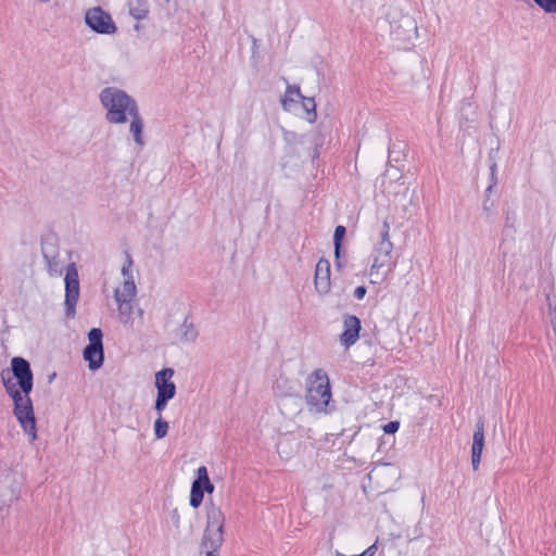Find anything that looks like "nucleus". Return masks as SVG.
<instances>
[{"label": "nucleus", "mask_w": 556, "mask_h": 556, "mask_svg": "<svg viewBox=\"0 0 556 556\" xmlns=\"http://www.w3.org/2000/svg\"><path fill=\"white\" fill-rule=\"evenodd\" d=\"M11 370L16 382H13L12 378H5V375L9 374L8 370H2L1 379L7 393L13 400L14 416L33 442L37 438V428L33 402L29 397L34 386V375L30 364L23 357H13L11 361Z\"/></svg>", "instance_id": "f257e3e1"}, {"label": "nucleus", "mask_w": 556, "mask_h": 556, "mask_svg": "<svg viewBox=\"0 0 556 556\" xmlns=\"http://www.w3.org/2000/svg\"><path fill=\"white\" fill-rule=\"evenodd\" d=\"M305 403L311 413L330 414L334 409L327 372L317 368L306 379Z\"/></svg>", "instance_id": "f03ea898"}, {"label": "nucleus", "mask_w": 556, "mask_h": 556, "mask_svg": "<svg viewBox=\"0 0 556 556\" xmlns=\"http://www.w3.org/2000/svg\"><path fill=\"white\" fill-rule=\"evenodd\" d=\"M99 99L106 111L105 119L110 124H125L128 117L139 109L132 97L116 87L102 89Z\"/></svg>", "instance_id": "7ed1b4c3"}, {"label": "nucleus", "mask_w": 556, "mask_h": 556, "mask_svg": "<svg viewBox=\"0 0 556 556\" xmlns=\"http://www.w3.org/2000/svg\"><path fill=\"white\" fill-rule=\"evenodd\" d=\"M390 225L386 219L382 224V230L380 232V241L377 243L374 250V260L370 267V276H376V280H371L372 283L382 281L386 276L393 270L395 263L392 262L393 243L389 237Z\"/></svg>", "instance_id": "20e7f679"}, {"label": "nucleus", "mask_w": 556, "mask_h": 556, "mask_svg": "<svg viewBox=\"0 0 556 556\" xmlns=\"http://www.w3.org/2000/svg\"><path fill=\"white\" fill-rule=\"evenodd\" d=\"M224 514L217 507L207 511V523L201 542V553L205 556H218L224 542Z\"/></svg>", "instance_id": "39448f33"}, {"label": "nucleus", "mask_w": 556, "mask_h": 556, "mask_svg": "<svg viewBox=\"0 0 556 556\" xmlns=\"http://www.w3.org/2000/svg\"><path fill=\"white\" fill-rule=\"evenodd\" d=\"M65 282V316L68 319H73L76 316V305L79 300L80 288H79V277L76 265L71 263L66 267V274L64 278Z\"/></svg>", "instance_id": "423d86ee"}, {"label": "nucleus", "mask_w": 556, "mask_h": 556, "mask_svg": "<svg viewBox=\"0 0 556 556\" xmlns=\"http://www.w3.org/2000/svg\"><path fill=\"white\" fill-rule=\"evenodd\" d=\"M89 343L83 351L84 359L90 370L99 369L104 363L103 332L100 328H91L88 332Z\"/></svg>", "instance_id": "0eeeda50"}, {"label": "nucleus", "mask_w": 556, "mask_h": 556, "mask_svg": "<svg viewBox=\"0 0 556 556\" xmlns=\"http://www.w3.org/2000/svg\"><path fill=\"white\" fill-rule=\"evenodd\" d=\"M86 25L97 34L113 35L117 31V27L111 15L101 7H94L86 11Z\"/></svg>", "instance_id": "6e6552de"}, {"label": "nucleus", "mask_w": 556, "mask_h": 556, "mask_svg": "<svg viewBox=\"0 0 556 556\" xmlns=\"http://www.w3.org/2000/svg\"><path fill=\"white\" fill-rule=\"evenodd\" d=\"M390 28L393 40L402 43L410 41L417 34L416 22L409 15H403L399 21L391 22Z\"/></svg>", "instance_id": "1a4fd4ad"}, {"label": "nucleus", "mask_w": 556, "mask_h": 556, "mask_svg": "<svg viewBox=\"0 0 556 556\" xmlns=\"http://www.w3.org/2000/svg\"><path fill=\"white\" fill-rule=\"evenodd\" d=\"M362 330L361 319L355 315L343 317V332L340 334V342L346 349L356 343Z\"/></svg>", "instance_id": "9d476101"}, {"label": "nucleus", "mask_w": 556, "mask_h": 556, "mask_svg": "<svg viewBox=\"0 0 556 556\" xmlns=\"http://www.w3.org/2000/svg\"><path fill=\"white\" fill-rule=\"evenodd\" d=\"M484 447V420L483 418H479L476 422V429L472 435V446H471V464L472 469L475 471L478 470L481 455Z\"/></svg>", "instance_id": "9b49d317"}, {"label": "nucleus", "mask_w": 556, "mask_h": 556, "mask_svg": "<svg viewBox=\"0 0 556 556\" xmlns=\"http://www.w3.org/2000/svg\"><path fill=\"white\" fill-rule=\"evenodd\" d=\"M315 289L316 291L325 295L329 293L331 281H330V263L325 258H320L315 269Z\"/></svg>", "instance_id": "f8f14e48"}, {"label": "nucleus", "mask_w": 556, "mask_h": 556, "mask_svg": "<svg viewBox=\"0 0 556 556\" xmlns=\"http://www.w3.org/2000/svg\"><path fill=\"white\" fill-rule=\"evenodd\" d=\"M129 117H130L129 131L132 135V138H134L136 144H138L139 147H143L144 146V139H143L144 123L140 115L139 109L135 113H132Z\"/></svg>", "instance_id": "ddd939ff"}, {"label": "nucleus", "mask_w": 556, "mask_h": 556, "mask_svg": "<svg viewBox=\"0 0 556 556\" xmlns=\"http://www.w3.org/2000/svg\"><path fill=\"white\" fill-rule=\"evenodd\" d=\"M127 7L129 14L137 21L146 18L149 14L148 0H130Z\"/></svg>", "instance_id": "4468645a"}, {"label": "nucleus", "mask_w": 556, "mask_h": 556, "mask_svg": "<svg viewBox=\"0 0 556 556\" xmlns=\"http://www.w3.org/2000/svg\"><path fill=\"white\" fill-rule=\"evenodd\" d=\"M295 98H303L300 87L296 85H288L285 96L281 99V105L285 111L291 110V105L295 102Z\"/></svg>", "instance_id": "2eb2a0df"}, {"label": "nucleus", "mask_w": 556, "mask_h": 556, "mask_svg": "<svg viewBox=\"0 0 556 556\" xmlns=\"http://www.w3.org/2000/svg\"><path fill=\"white\" fill-rule=\"evenodd\" d=\"M136 292H137V289H136L135 281H134L132 277H128L125 279V281L123 283V289L122 290L116 289L114 291V299L115 300H119L123 298L124 299H132V298H135Z\"/></svg>", "instance_id": "dca6fc26"}, {"label": "nucleus", "mask_w": 556, "mask_h": 556, "mask_svg": "<svg viewBox=\"0 0 556 556\" xmlns=\"http://www.w3.org/2000/svg\"><path fill=\"white\" fill-rule=\"evenodd\" d=\"M198 330L192 321L185 318L180 326V340L184 342H194L198 338Z\"/></svg>", "instance_id": "f3484780"}, {"label": "nucleus", "mask_w": 556, "mask_h": 556, "mask_svg": "<svg viewBox=\"0 0 556 556\" xmlns=\"http://www.w3.org/2000/svg\"><path fill=\"white\" fill-rule=\"evenodd\" d=\"M175 371L173 368H163L155 374V388L166 386V384H175L172 381Z\"/></svg>", "instance_id": "a211bd4d"}, {"label": "nucleus", "mask_w": 556, "mask_h": 556, "mask_svg": "<svg viewBox=\"0 0 556 556\" xmlns=\"http://www.w3.org/2000/svg\"><path fill=\"white\" fill-rule=\"evenodd\" d=\"M301 100H302L303 109L306 113L307 122L314 123L317 118L316 103H315L314 98H308V97L303 96V98H301Z\"/></svg>", "instance_id": "6ab92c4d"}, {"label": "nucleus", "mask_w": 556, "mask_h": 556, "mask_svg": "<svg viewBox=\"0 0 556 556\" xmlns=\"http://www.w3.org/2000/svg\"><path fill=\"white\" fill-rule=\"evenodd\" d=\"M493 152L494 150H491L490 154H489V159H490V185L488 186L486 190H485V193H491L493 187H495L497 185V177H496V172H497V164L495 162V159L493 156Z\"/></svg>", "instance_id": "aec40b11"}, {"label": "nucleus", "mask_w": 556, "mask_h": 556, "mask_svg": "<svg viewBox=\"0 0 556 556\" xmlns=\"http://www.w3.org/2000/svg\"><path fill=\"white\" fill-rule=\"evenodd\" d=\"M168 432V422L162 417H157L154 421V435L156 439H163Z\"/></svg>", "instance_id": "412c9836"}, {"label": "nucleus", "mask_w": 556, "mask_h": 556, "mask_svg": "<svg viewBox=\"0 0 556 556\" xmlns=\"http://www.w3.org/2000/svg\"><path fill=\"white\" fill-rule=\"evenodd\" d=\"M132 299H119L115 300L118 305V311L122 317L126 316L128 319L131 316L132 313V305H131Z\"/></svg>", "instance_id": "4be33fe9"}, {"label": "nucleus", "mask_w": 556, "mask_h": 556, "mask_svg": "<svg viewBox=\"0 0 556 556\" xmlns=\"http://www.w3.org/2000/svg\"><path fill=\"white\" fill-rule=\"evenodd\" d=\"M159 397L166 399L170 401L176 395V384H166L156 388Z\"/></svg>", "instance_id": "5701e85b"}, {"label": "nucleus", "mask_w": 556, "mask_h": 556, "mask_svg": "<svg viewBox=\"0 0 556 556\" xmlns=\"http://www.w3.org/2000/svg\"><path fill=\"white\" fill-rule=\"evenodd\" d=\"M42 255L47 262L50 274L56 273V267L59 266L56 256L53 253H49L45 247H42Z\"/></svg>", "instance_id": "b1692460"}, {"label": "nucleus", "mask_w": 556, "mask_h": 556, "mask_svg": "<svg viewBox=\"0 0 556 556\" xmlns=\"http://www.w3.org/2000/svg\"><path fill=\"white\" fill-rule=\"evenodd\" d=\"M204 472L205 466H201L197 470V478L193 480L191 484V489L200 490L202 493H205L203 481H204Z\"/></svg>", "instance_id": "393cba45"}, {"label": "nucleus", "mask_w": 556, "mask_h": 556, "mask_svg": "<svg viewBox=\"0 0 556 556\" xmlns=\"http://www.w3.org/2000/svg\"><path fill=\"white\" fill-rule=\"evenodd\" d=\"M345 233H346V228L344 226L339 225L336 227L334 233H333V245H334V248H337V250L341 248L342 241L345 237Z\"/></svg>", "instance_id": "a878e982"}, {"label": "nucleus", "mask_w": 556, "mask_h": 556, "mask_svg": "<svg viewBox=\"0 0 556 556\" xmlns=\"http://www.w3.org/2000/svg\"><path fill=\"white\" fill-rule=\"evenodd\" d=\"M324 144V138L320 134L315 135L313 139V153H312V161L314 162L317 160L320 155V148Z\"/></svg>", "instance_id": "bb28decb"}, {"label": "nucleus", "mask_w": 556, "mask_h": 556, "mask_svg": "<svg viewBox=\"0 0 556 556\" xmlns=\"http://www.w3.org/2000/svg\"><path fill=\"white\" fill-rule=\"evenodd\" d=\"M204 498V493L200 490L191 489L190 491V506L193 508H198Z\"/></svg>", "instance_id": "cd10ccee"}, {"label": "nucleus", "mask_w": 556, "mask_h": 556, "mask_svg": "<svg viewBox=\"0 0 556 556\" xmlns=\"http://www.w3.org/2000/svg\"><path fill=\"white\" fill-rule=\"evenodd\" d=\"M536 5L547 13H556V0H533Z\"/></svg>", "instance_id": "c85d7f7f"}, {"label": "nucleus", "mask_w": 556, "mask_h": 556, "mask_svg": "<svg viewBox=\"0 0 556 556\" xmlns=\"http://www.w3.org/2000/svg\"><path fill=\"white\" fill-rule=\"evenodd\" d=\"M167 403H168V400L156 396V400L154 403V409L157 413L159 417H162V413L166 408Z\"/></svg>", "instance_id": "c756f323"}, {"label": "nucleus", "mask_w": 556, "mask_h": 556, "mask_svg": "<svg viewBox=\"0 0 556 556\" xmlns=\"http://www.w3.org/2000/svg\"><path fill=\"white\" fill-rule=\"evenodd\" d=\"M382 428H383L384 433L394 434L400 428V422L396 420H392V421H389L388 424H386Z\"/></svg>", "instance_id": "7c9ffc66"}, {"label": "nucleus", "mask_w": 556, "mask_h": 556, "mask_svg": "<svg viewBox=\"0 0 556 556\" xmlns=\"http://www.w3.org/2000/svg\"><path fill=\"white\" fill-rule=\"evenodd\" d=\"M204 490L206 493L211 494L214 491V484L211 482L207 473V469L205 468L204 472V481H203Z\"/></svg>", "instance_id": "2f4dec72"}, {"label": "nucleus", "mask_w": 556, "mask_h": 556, "mask_svg": "<svg viewBox=\"0 0 556 556\" xmlns=\"http://www.w3.org/2000/svg\"><path fill=\"white\" fill-rule=\"evenodd\" d=\"M131 265H132V260H131L130 255H127V264H125L122 268V274L125 277V279L128 277H132L131 273H130Z\"/></svg>", "instance_id": "473e14b6"}, {"label": "nucleus", "mask_w": 556, "mask_h": 556, "mask_svg": "<svg viewBox=\"0 0 556 556\" xmlns=\"http://www.w3.org/2000/svg\"><path fill=\"white\" fill-rule=\"evenodd\" d=\"M366 292H367V289L366 287L364 286H358L355 288L354 290V296L357 299V300H363L364 296L366 295Z\"/></svg>", "instance_id": "72a5a7b5"}, {"label": "nucleus", "mask_w": 556, "mask_h": 556, "mask_svg": "<svg viewBox=\"0 0 556 556\" xmlns=\"http://www.w3.org/2000/svg\"><path fill=\"white\" fill-rule=\"evenodd\" d=\"M341 252H342V247L340 249L337 250V248H334V264L338 268H341L343 266L342 262H341Z\"/></svg>", "instance_id": "f704fd0d"}, {"label": "nucleus", "mask_w": 556, "mask_h": 556, "mask_svg": "<svg viewBox=\"0 0 556 556\" xmlns=\"http://www.w3.org/2000/svg\"><path fill=\"white\" fill-rule=\"evenodd\" d=\"M514 222H515V215L514 214L510 215L509 213H507L506 220H505L506 227L513 226Z\"/></svg>", "instance_id": "c9c22d12"}, {"label": "nucleus", "mask_w": 556, "mask_h": 556, "mask_svg": "<svg viewBox=\"0 0 556 556\" xmlns=\"http://www.w3.org/2000/svg\"><path fill=\"white\" fill-rule=\"evenodd\" d=\"M489 194L490 193H485V200L483 201V210L485 212H489L490 211V206H493V203L489 204Z\"/></svg>", "instance_id": "e433bc0d"}, {"label": "nucleus", "mask_w": 556, "mask_h": 556, "mask_svg": "<svg viewBox=\"0 0 556 556\" xmlns=\"http://www.w3.org/2000/svg\"><path fill=\"white\" fill-rule=\"evenodd\" d=\"M489 194L490 193H485V200L483 201V210L485 212H489L490 211V206H493V203L489 204Z\"/></svg>", "instance_id": "4c0bfd02"}, {"label": "nucleus", "mask_w": 556, "mask_h": 556, "mask_svg": "<svg viewBox=\"0 0 556 556\" xmlns=\"http://www.w3.org/2000/svg\"><path fill=\"white\" fill-rule=\"evenodd\" d=\"M546 300H547V303H548L549 316L553 317V304H552L551 295L549 294L546 295ZM554 311H556V307H554Z\"/></svg>", "instance_id": "58836bf2"}, {"label": "nucleus", "mask_w": 556, "mask_h": 556, "mask_svg": "<svg viewBox=\"0 0 556 556\" xmlns=\"http://www.w3.org/2000/svg\"><path fill=\"white\" fill-rule=\"evenodd\" d=\"M551 326H552L553 331L556 333V323L554 321L553 317H551Z\"/></svg>", "instance_id": "ea45409f"}, {"label": "nucleus", "mask_w": 556, "mask_h": 556, "mask_svg": "<svg viewBox=\"0 0 556 556\" xmlns=\"http://www.w3.org/2000/svg\"><path fill=\"white\" fill-rule=\"evenodd\" d=\"M255 48H257L256 39H253V47H252V49L254 50Z\"/></svg>", "instance_id": "a19ab883"}, {"label": "nucleus", "mask_w": 556, "mask_h": 556, "mask_svg": "<svg viewBox=\"0 0 556 556\" xmlns=\"http://www.w3.org/2000/svg\"><path fill=\"white\" fill-rule=\"evenodd\" d=\"M54 377H55V372H53V374L49 377V380L51 381Z\"/></svg>", "instance_id": "79ce46f5"}, {"label": "nucleus", "mask_w": 556, "mask_h": 556, "mask_svg": "<svg viewBox=\"0 0 556 556\" xmlns=\"http://www.w3.org/2000/svg\"><path fill=\"white\" fill-rule=\"evenodd\" d=\"M135 29L136 30H139L140 29V26L138 24L135 25Z\"/></svg>", "instance_id": "37998d69"}, {"label": "nucleus", "mask_w": 556, "mask_h": 556, "mask_svg": "<svg viewBox=\"0 0 556 556\" xmlns=\"http://www.w3.org/2000/svg\"><path fill=\"white\" fill-rule=\"evenodd\" d=\"M41 2L46 3V2H49L50 0H40Z\"/></svg>", "instance_id": "c03bdc74"}]
</instances>
